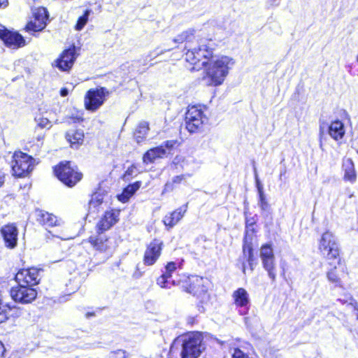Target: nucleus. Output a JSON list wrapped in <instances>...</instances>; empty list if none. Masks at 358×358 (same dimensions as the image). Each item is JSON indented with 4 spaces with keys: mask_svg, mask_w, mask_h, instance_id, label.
<instances>
[{
    "mask_svg": "<svg viewBox=\"0 0 358 358\" xmlns=\"http://www.w3.org/2000/svg\"><path fill=\"white\" fill-rule=\"evenodd\" d=\"M234 63V60L228 56L214 55L203 66V82L207 86L217 87L221 85Z\"/></svg>",
    "mask_w": 358,
    "mask_h": 358,
    "instance_id": "1",
    "label": "nucleus"
},
{
    "mask_svg": "<svg viewBox=\"0 0 358 358\" xmlns=\"http://www.w3.org/2000/svg\"><path fill=\"white\" fill-rule=\"evenodd\" d=\"M213 45V41L209 40L207 43L201 42L198 49L187 50L185 60L193 65L192 70H198L203 67L214 56Z\"/></svg>",
    "mask_w": 358,
    "mask_h": 358,
    "instance_id": "2",
    "label": "nucleus"
},
{
    "mask_svg": "<svg viewBox=\"0 0 358 358\" xmlns=\"http://www.w3.org/2000/svg\"><path fill=\"white\" fill-rule=\"evenodd\" d=\"M205 349L202 335L199 332H193L183 339L180 356L181 358H198Z\"/></svg>",
    "mask_w": 358,
    "mask_h": 358,
    "instance_id": "3",
    "label": "nucleus"
},
{
    "mask_svg": "<svg viewBox=\"0 0 358 358\" xmlns=\"http://www.w3.org/2000/svg\"><path fill=\"white\" fill-rule=\"evenodd\" d=\"M54 173L61 182L69 187L74 186L83 176L76 167L71 166L70 162H60L55 167Z\"/></svg>",
    "mask_w": 358,
    "mask_h": 358,
    "instance_id": "4",
    "label": "nucleus"
},
{
    "mask_svg": "<svg viewBox=\"0 0 358 358\" xmlns=\"http://www.w3.org/2000/svg\"><path fill=\"white\" fill-rule=\"evenodd\" d=\"M109 91L103 87L89 90L84 98V106L87 110L96 111L106 101Z\"/></svg>",
    "mask_w": 358,
    "mask_h": 358,
    "instance_id": "5",
    "label": "nucleus"
},
{
    "mask_svg": "<svg viewBox=\"0 0 358 358\" xmlns=\"http://www.w3.org/2000/svg\"><path fill=\"white\" fill-rule=\"evenodd\" d=\"M34 168V159L26 153L15 152L13 156L12 171L17 177L27 176Z\"/></svg>",
    "mask_w": 358,
    "mask_h": 358,
    "instance_id": "6",
    "label": "nucleus"
},
{
    "mask_svg": "<svg viewBox=\"0 0 358 358\" xmlns=\"http://www.w3.org/2000/svg\"><path fill=\"white\" fill-rule=\"evenodd\" d=\"M319 250L328 260L339 257V246L336 236L331 232L324 233L319 243Z\"/></svg>",
    "mask_w": 358,
    "mask_h": 358,
    "instance_id": "7",
    "label": "nucleus"
},
{
    "mask_svg": "<svg viewBox=\"0 0 358 358\" xmlns=\"http://www.w3.org/2000/svg\"><path fill=\"white\" fill-rule=\"evenodd\" d=\"M207 120L200 106H189L185 116L186 128L190 133L196 132Z\"/></svg>",
    "mask_w": 358,
    "mask_h": 358,
    "instance_id": "8",
    "label": "nucleus"
},
{
    "mask_svg": "<svg viewBox=\"0 0 358 358\" xmlns=\"http://www.w3.org/2000/svg\"><path fill=\"white\" fill-rule=\"evenodd\" d=\"M11 298L17 303L22 304L31 303L37 296V292L32 287L19 285L10 289Z\"/></svg>",
    "mask_w": 358,
    "mask_h": 358,
    "instance_id": "9",
    "label": "nucleus"
},
{
    "mask_svg": "<svg viewBox=\"0 0 358 358\" xmlns=\"http://www.w3.org/2000/svg\"><path fill=\"white\" fill-rule=\"evenodd\" d=\"M207 279L198 275L189 277L182 284L183 289L194 296H206V287L205 285Z\"/></svg>",
    "mask_w": 358,
    "mask_h": 358,
    "instance_id": "10",
    "label": "nucleus"
},
{
    "mask_svg": "<svg viewBox=\"0 0 358 358\" xmlns=\"http://www.w3.org/2000/svg\"><path fill=\"white\" fill-rule=\"evenodd\" d=\"M260 258L264 268L268 272L269 278L273 281L275 279L274 254L270 244H264L260 248Z\"/></svg>",
    "mask_w": 358,
    "mask_h": 358,
    "instance_id": "11",
    "label": "nucleus"
},
{
    "mask_svg": "<svg viewBox=\"0 0 358 358\" xmlns=\"http://www.w3.org/2000/svg\"><path fill=\"white\" fill-rule=\"evenodd\" d=\"M77 57L76 47L73 45L61 53L55 61L54 65L62 71H69L73 67Z\"/></svg>",
    "mask_w": 358,
    "mask_h": 358,
    "instance_id": "12",
    "label": "nucleus"
},
{
    "mask_svg": "<svg viewBox=\"0 0 358 358\" xmlns=\"http://www.w3.org/2000/svg\"><path fill=\"white\" fill-rule=\"evenodd\" d=\"M40 269L31 268L20 270L15 275V279L19 285L33 287L39 283Z\"/></svg>",
    "mask_w": 358,
    "mask_h": 358,
    "instance_id": "13",
    "label": "nucleus"
},
{
    "mask_svg": "<svg viewBox=\"0 0 358 358\" xmlns=\"http://www.w3.org/2000/svg\"><path fill=\"white\" fill-rule=\"evenodd\" d=\"M48 13L45 8H38L34 13V20L29 22L26 27L27 31H42L47 24Z\"/></svg>",
    "mask_w": 358,
    "mask_h": 358,
    "instance_id": "14",
    "label": "nucleus"
},
{
    "mask_svg": "<svg viewBox=\"0 0 358 358\" xmlns=\"http://www.w3.org/2000/svg\"><path fill=\"white\" fill-rule=\"evenodd\" d=\"M163 242L159 239L153 240L148 246L144 254V264L153 265L161 255Z\"/></svg>",
    "mask_w": 358,
    "mask_h": 358,
    "instance_id": "15",
    "label": "nucleus"
},
{
    "mask_svg": "<svg viewBox=\"0 0 358 358\" xmlns=\"http://www.w3.org/2000/svg\"><path fill=\"white\" fill-rule=\"evenodd\" d=\"M120 212L112 210L105 213L103 217L96 224V229L99 232H103L109 229L119 220Z\"/></svg>",
    "mask_w": 358,
    "mask_h": 358,
    "instance_id": "16",
    "label": "nucleus"
},
{
    "mask_svg": "<svg viewBox=\"0 0 358 358\" xmlns=\"http://www.w3.org/2000/svg\"><path fill=\"white\" fill-rule=\"evenodd\" d=\"M89 242L98 251L108 253L112 252L113 244L104 235L92 236L89 238Z\"/></svg>",
    "mask_w": 358,
    "mask_h": 358,
    "instance_id": "17",
    "label": "nucleus"
},
{
    "mask_svg": "<svg viewBox=\"0 0 358 358\" xmlns=\"http://www.w3.org/2000/svg\"><path fill=\"white\" fill-rule=\"evenodd\" d=\"M1 233L6 247L14 248L17 245L18 231L14 224L5 225L1 228Z\"/></svg>",
    "mask_w": 358,
    "mask_h": 358,
    "instance_id": "18",
    "label": "nucleus"
},
{
    "mask_svg": "<svg viewBox=\"0 0 358 358\" xmlns=\"http://www.w3.org/2000/svg\"><path fill=\"white\" fill-rule=\"evenodd\" d=\"M343 179L345 182L354 184L357 180L355 164L351 158L344 157L342 163Z\"/></svg>",
    "mask_w": 358,
    "mask_h": 358,
    "instance_id": "19",
    "label": "nucleus"
},
{
    "mask_svg": "<svg viewBox=\"0 0 358 358\" xmlns=\"http://www.w3.org/2000/svg\"><path fill=\"white\" fill-rule=\"evenodd\" d=\"M1 39L7 47L12 49H17L25 45L24 38L17 32L7 30Z\"/></svg>",
    "mask_w": 358,
    "mask_h": 358,
    "instance_id": "20",
    "label": "nucleus"
},
{
    "mask_svg": "<svg viewBox=\"0 0 358 358\" xmlns=\"http://www.w3.org/2000/svg\"><path fill=\"white\" fill-rule=\"evenodd\" d=\"M187 209V203L167 214L163 219L164 224L170 228L176 225L184 217Z\"/></svg>",
    "mask_w": 358,
    "mask_h": 358,
    "instance_id": "21",
    "label": "nucleus"
},
{
    "mask_svg": "<svg viewBox=\"0 0 358 358\" xmlns=\"http://www.w3.org/2000/svg\"><path fill=\"white\" fill-rule=\"evenodd\" d=\"M35 216L37 222L45 227L59 225L61 222L56 216L42 210H36Z\"/></svg>",
    "mask_w": 358,
    "mask_h": 358,
    "instance_id": "22",
    "label": "nucleus"
},
{
    "mask_svg": "<svg viewBox=\"0 0 358 358\" xmlns=\"http://www.w3.org/2000/svg\"><path fill=\"white\" fill-rule=\"evenodd\" d=\"M66 140L71 147L77 148L84 141V132L82 129H70L66 134Z\"/></svg>",
    "mask_w": 358,
    "mask_h": 358,
    "instance_id": "23",
    "label": "nucleus"
},
{
    "mask_svg": "<svg viewBox=\"0 0 358 358\" xmlns=\"http://www.w3.org/2000/svg\"><path fill=\"white\" fill-rule=\"evenodd\" d=\"M166 155V150L164 148V145L150 149L143 155V162L148 164L153 162L158 158H162Z\"/></svg>",
    "mask_w": 358,
    "mask_h": 358,
    "instance_id": "24",
    "label": "nucleus"
},
{
    "mask_svg": "<svg viewBox=\"0 0 358 358\" xmlns=\"http://www.w3.org/2000/svg\"><path fill=\"white\" fill-rule=\"evenodd\" d=\"M232 297L237 307H246L250 303L248 292L244 288H238L233 292Z\"/></svg>",
    "mask_w": 358,
    "mask_h": 358,
    "instance_id": "25",
    "label": "nucleus"
},
{
    "mask_svg": "<svg viewBox=\"0 0 358 358\" xmlns=\"http://www.w3.org/2000/svg\"><path fill=\"white\" fill-rule=\"evenodd\" d=\"M329 134L336 141L341 139L345 134L343 123L339 120L332 122L329 127Z\"/></svg>",
    "mask_w": 358,
    "mask_h": 358,
    "instance_id": "26",
    "label": "nucleus"
},
{
    "mask_svg": "<svg viewBox=\"0 0 358 358\" xmlns=\"http://www.w3.org/2000/svg\"><path fill=\"white\" fill-rule=\"evenodd\" d=\"M243 253L244 257L247 258L250 271H252L256 264L254 262L255 259L253 255L252 247L250 243H248L247 242L246 239L243 246Z\"/></svg>",
    "mask_w": 358,
    "mask_h": 358,
    "instance_id": "27",
    "label": "nucleus"
},
{
    "mask_svg": "<svg viewBox=\"0 0 358 358\" xmlns=\"http://www.w3.org/2000/svg\"><path fill=\"white\" fill-rule=\"evenodd\" d=\"M141 187V182H136L128 185L119 196V199L122 202H126Z\"/></svg>",
    "mask_w": 358,
    "mask_h": 358,
    "instance_id": "28",
    "label": "nucleus"
},
{
    "mask_svg": "<svg viewBox=\"0 0 358 358\" xmlns=\"http://www.w3.org/2000/svg\"><path fill=\"white\" fill-rule=\"evenodd\" d=\"M149 130L148 123L146 122H141L139 123L136 129L134 137L138 143L141 142L145 138Z\"/></svg>",
    "mask_w": 358,
    "mask_h": 358,
    "instance_id": "29",
    "label": "nucleus"
},
{
    "mask_svg": "<svg viewBox=\"0 0 358 358\" xmlns=\"http://www.w3.org/2000/svg\"><path fill=\"white\" fill-rule=\"evenodd\" d=\"M194 38V30L192 29H187L178 34L174 39L173 42L176 43H182L183 42H190Z\"/></svg>",
    "mask_w": 358,
    "mask_h": 358,
    "instance_id": "30",
    "label": "nucleus"
},
{
    "mask_svg": "<svg viewBox=\"0 0 358 358\" xmlns=\"http://www.w3.org/2000/svg\"><path fill=\"white\" fill-rule=\"evenodd\" d=\"M103 202V196L99 194L95 193L92 196V198L89 202L90 209H96Z\"/></svg>",
    "mask_w": 358,
    "mask_h": 358,
    "instance_id": "31",
    "label": "nucleus"
},
{
    "mask_svg": "<svg viewBox=\"0 0 358 358\" xmlns=\"http://www.w3.org/2000/svg\"><path fill=\"white\" fill-rule=\"evenodd\" d=\"M91 13H92L91 10L87 9L85 11L84 14L78 18V22L75 27L76 30L80 31L83 29V27L85 26V24H87V22L88 21V18H89V16Z\"/></svg>",
    "mask_w": 358,
    "mask_h": 358,
    "instance_id": "32",
    "label": "nucleus"
},
{
    "mask_svg": "<svg viewBox=\"0 0 358 358\" xmlns=\"http://www.w3.org/2000/svg\"><path fill=\"white\" fill-rule=\"evenodd\" d=\"M168 274L163 273L161 276H159L157 280V283L162 288H171L170 285H174V280H170L169 277L167 276Z\"/></svg>",
    "mask_w": 358,
    "mask_h": 358,
    "instance_id": "33",
    "label": "nucleus"
},
{
    "mask_svg": "<svg viewBox=\"0 0 358 358\" xmlns=\"http://www.w3.org/2000/svg\"><path fill=\"white\" fill-rule=\"evenodd\" d=\"M336 269V266H334L333 268L330 269L327 273V278L330 282L334 283L336 285L340 286L341 280L340 278L338 276Z\"/></svg>",
    "mask_w": 358,
    "mask_h": 358,
    "instance_id": "34",
    "label": "nucleus"
},
{
    "mask_svg": "<svg viewBox=\"0 0 358 358\" xmlns=\"http://www.w3.org/2000/svg\"><path fill=\"white\" fill-rule=\"evenodd\" d=\"M8 319V310L6 304L3 301V297L0 294V324L6 322Z\"/></svg>",
    "mask_w": 358,
    "mask_h": 358,
    "instance_id": "35",
    "label": "nucleus"
},
{
    "mask_svg": "<svg viewBox=\"0 0 358 358\" xmlns=\"http://www.w3.org/2000/svg\"><path fill=\"white\" fill-rule=\"evenodd\" d=\"M35 121L41 129H50L52 127L51 122L46 117H36Z\"/></svg>",
    "mask_w": 358,
    "mask_h": 358,
    "instance_id": "36",
    "label": "nucleus"
},
{
    "mask_svg": "<svg viewBox=\"0 0 358 358\" xmlns=\"http://www.w3.org/2000/svg\"><path fill=\"white\" fill-rule=\"evenodd\" d=\"M231 350H233L231 358H250L246 352L240 349L239 346L233 345Z\"/></svg>",
    "mask_w": 358,
    "mask_h": 358,
    "instance_id": "37",
    "label": "nucleus"
},
{
    "mask_svg": "<svg viewBox=\"0 0 358 358\" xmlns=\"http://www.w3.org/2000/svg\"><path fill=\"white\" fill-rule=\"evenodd\" d=\"M177 269V264L173 262H169L166 267L164 274H168L167 276L169 278L172 277V273Z\"/></svg>",
    "mask_w": 358,
    "mask_h": 358,
    "instance_id": "38",
    "label": "nucleus"
},
{
    "mask_svg": "<svg viewBox=\"0 0 358 358\" xmlns=\"http://www.w3.org/2000/svg\"><path fill=\"white\" fill-rule=\"evenodd\" d=\"M138 173L136 167L134 165L131 166L127 169L125 173L123 176V178L126 180H129L133 176H136Z\"/></svg>",
    "mask_w": 358,
    "mask_h": 358,
    "instance_id": "39",
    "label": "nucleus"
},
{
    "mask_svg": "<svg viewBox=\"0 0 358 358\" xmlns=\"http://www.w3.org/2000/svg\"><path fill=\"white\" fill-rule=\"evenodd\" d=\"M259 206L262 210L267 211L269 209V205L266 199L264 193L259 194Z\"/></svg>",
    "mask_w": 358,
    "mask_h": 358,
    "instance_id": "40",
    "label": "nucleus"
},
{
    "mask_svg": "<svg viewBox=\"0 0 358 358\" xmlns=\"http://www.w3.org/2000/svg\"><path fill=\"white\" fill-rule=\"evenodd\" d=\"M109 358H126L125 352L122 350H118L110 353Z\"/></svg>",
    "mask_w": 358,
    "mask_h": 358,
    "instance_id": "41",
    "label": "nucleus"
},
{
    "mask_svg": "<svg viewBox=\"0 0 358 358\" xmlns=\"http://www.w3.org/2000/svg\"><path fill=\"white\" fill-rule=\"evenodd\" d=\"M255 177L256 187L257 188L259 194L264 193V187L258 178V175H257L256 169H255Z\"/></svg>",
    "mask_w": 358,
    "mask_h": 358,
    "instance_id": "42",
    "label": "nucleus"
},
{
    "mask_svg": "<svg viewBox=\"0 0 358 358\" xmlns=\"http://www.w3.org/2000/svg\"><path fill=\"white\" fill-rule=\"evenodd\" d=\"M174 188H175V185L173 184V182L172 181L167 182L164 187V189L162 191V194H164L166 192H172L174 189Z\"/></svg>",
    "mask_w": 358,
    "mask_h": 358,
    "instance_id": "43",
    "label": "nucleus"
},
{
    "mask_svg": "<svg viewBox=\"0 0 358 358\" xmlns=\"http://www.w3.org/2000/svg\"><path fill=\"white\" fill-rule=\"evenodd\" d=\"M186 176H190V175H180L173 178L172 182L173 184H180L183 180L186 178Z\"/></svg>",
    "mask_w": 358,
    "mask_h": 358,
    "instance_id": "44",
    "label": "nucleus"
},
{
    "mask_svg": "<svg viewBox=\"0 0 358 358\" xmlns=\"http://www.w3.org/2000/svg\"><path fill=\"white\" fill-rule=\"evenodd\" d=\"M350 306H352L355 310L358 311V305L357 301L352 297H350ZM357 318L358 320V313L357 315Z\"/></svg>",
    "mask_w": 358,
    "mask_h": 358,
    "instance_id": "45",
    "label": "nucleus"
},
{
    "mask_svg": "<svg viewBox=\"0 0 358 358\" xmlns=\"http://www.w3.org/2000/svg\"><path fill=\"white\" fill-rule=\"evenodd\" d=\"M176 143V141H167L164 143V148L166 147V148L171 149L172 148Z\"/></svg>",
    "mask_w": 358,
    "mask_h": 358,
    "instance_id": "46",
    "label": "nucleus"
},
{
    "mask_svg": "<svg viewBox=\"0 0 358 358\" xmlns=\"http://www.w3.org/2000/svg\"><path fill=\"white\" fill-rule=\"evenodd\" d=\"M169 50H169H169H166V49H164V50H160V51H159V52H158V51L156 50H155V51L152 52H151V55H153L154 57H157V56H159V55H160L164 54V52H166V51H169Z\"/></svg>",
    "mask_w": 358,
    "mask_h": 358,
    "instance_id": "47",
    "label": "nucleus"
},
{
    "mask_svg": "<svg viewBox=\"0 0 358 358\" xmlns=\"http://www.w3.org/2000/svg\"><path fill=\"white\" fill-rule=\"evenodd\" d=\"M352 296L351 295H349L348 296H346V299H339L338 301L342 303V304H345V303H348V305H350V297Z\"/></svg>",
    "mask_w": 358,
    "mask_h": 358,
    "instance_id": "48",
    "label": "nucleus"
},
{
    "mask_svg": "<svg viewBox=\"0 0 358 358\" xmlns=\"http://www.w3.org/2000/svg\"><path fill=\"white\" fill-rule=\"evenodd\" d=\"M5 351V347L3 344L0 341V358H3Z\"/></svg>",
    "mask_w": 358,
    "mask_h": 358,
    "instance_id": "49",
    "label": "nucleus"
},
{
    "mask_svg": "<svg viewBox=\"0 0 358 358\" xmlns=\"http://www.w3.org/2000/svg\"><path fill=\"white\" fill-rule=\"evenodd\" d=\"M8 5V0H0V8H5Z\"/></svg>",
    "mask_w": 358,
    "mask_h": 358,
    "instance_id": "50",
    "label": "nucleus"
},
{
    "mask_svg": "<svg viewBox=\"0 0 358 358\" xmlns=\"http://www.w3.org/2000/svg\"><path fill=\"white\" fill-rule=\"evenodd\" d=\"M8 29L5 28L3 25L0 24V38H2L5 33Z\"/></svg>",
    "mask_w": 358,
    "mask_h": 358,
    "instance_id": "51",
    "label": "nucleus"
},
{
    "mask_svg": "<svg viewBox=\"0 0 358 358\" xmlns=\"http://www.w3.org/2000/svg\"><path fill=\"white\" fill-rule=\"evenodd\" d=\"M69 94V91L66 88H62L60 91V94L62 96H66Z\"/></svg>",
    "mask_w": 358,
    "mask_h": 358,
    "instance_id": "52",
    "label": "nucleus"
},
{
    "mask_svg": "<svg viewBox=\"0 0 358 358\" xmlns=\"http://www.w3.org/2000/svg\"><path fill=\"white\" fill-rule=\"evenodd\" d=\"M4 182V174L0 171V186Z\"/></svg>",
    "mask_w": 358,
    "mask_h": 358,
    "instance_id": "53",
    "label": "nucleus"
},
{
    "mask_svg": "<svg viewBox=\"0 0 358 358\" xmlns=\"http://www.w3.org/2000/svg\"><path fill=\"white\" fill-rule=\"evenodd\" d=\"M268 3L270 6H277L278 3H276L277 2V0H268Z\"/></svg>",
    "mask_w": 358,
    "mask_h": 358,
    "instance_id": "54",
    "label": "nucleus"
},
{
    "mask_svg": "<svg viewBox=\"0 0 358 358\" xmlns=\"http://www.w3.org/2000/svg\"><path fill=\"white\" fill-rule=\"evenodd\" d=\"M245 264L244 263H243V265H242V270H243V272L244 273H245Z\"/></svg>",
    "mask_w": 358,
    "mask_h": 358,
    "instance_id": "55",
    "label": "nucleus"
},
{
    "mask_svg": "<svg viewBox=\"0 0 358 358\" xmlns=\"http://www.w3.org/2000/svg\"><path fill=\"white\" fill-rule=\"evenodd\" d=\"M37 139H38V141L41 142L43 139V136H40L37 138Z\"/></svg>",
    "mask_w": 358,
    "mask_h": 358,
    "instance_id": "56",
    "label": "nucleus"
},
{
    "mask_svg": "<svg viewBox=\"0 0 358 358\" xmlns=\"http://www.w3.org/2000/svg\"><path fill=\"white\" fill-rule=\"evenodd\" d=\"M199 310H200L201 312L204 311V308H203V306H201V308L199 307Z\"/></svg>",
    "mask_w": 358,
    "mask_h": 358,
    "instance_id": "57",
    "label": "nucleus"
},
{
    "mask_svg": "<svg viewBox=\"0 0 358 358\" xmlns=\"http://www.w3.org/2000/svg\"><path fill=\"white\" fill-rule=\"evenodd\" d=\"M173 347H171V350H170V355H171L172 354V352H173Z\"/></svg>",
    "mask_w": 358,
    "mask_h": 358,
    "instance_id": "58",
    "label": "nucleus"
},
{
    "mask_svg": "<svg viewBox=\"0 0 358 358\" xmlns=\"http://www.w3.org/2000/svg\"><path fill=\"white\" fill-rule=\"evenodd\" d=\"M228 345L231 346V343H227Z\"/></svg>",
    "mask_w": 358,
    "mask_h": 358,
    "instance_id": "59",
    "label": "nucleus"
},
{
    "mask_svg": "<svg viewBox=\"0 0 358 358\" xmlns=\"http://www.w3.org/2000/svg\"><path fill=\"white\" fill-rule=\"evenodd\" d=\"M171 358V357H170Z\"/></svg>",
    "mask_w": 358,
    "mask_h": 358,
    "instance_id": "60",
    "label": "nucleus"
}]
</instances>
